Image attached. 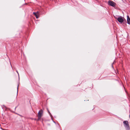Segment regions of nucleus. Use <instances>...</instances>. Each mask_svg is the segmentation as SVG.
<instances>
[{"instance_id": "obj_1", "label": "nucleus", "mask_w": 130, "mask_h": 130, "mask_svg": "<svg viewBox=\"0 0 130 130\" xmlns=\"http://www.w3.org/2000/svg\"><path fill=\"white\" fill-rule=\"evenodd\" d=\"M108 4L109 5L114 7L116 6V3L112 1H110L108 2Z\"/></svg>"}, {"instance_id": "obj_2", "label": "nucleus", "mask_w": 130, "mask_h": 130, "mask_svg": "<svg viewBox=\"0 0 130 130\" xmlns=\"http://www.w3.org/2000/svg\"><path fill=\"white\" fill-rule=\"evenodd\" d=\"M43 111L42 110H40L38 113V120H39L42 117L43 115Z\"/></svg>"}, {"instance_id": "obj_3", "label": "nucleus", "mask_w": 130, "mask_h": 130, "mask_svg": "<svg viewBox=\"0 0 130 130\" xmlns=\"http://www.w3.org/2000/svg\"><path fill=\"white\" fill-rule=\"evenodd\" d=\"M123 123L124 126L125 128H126L127 129H128L129 128V125L128 124V122L127 121H124Z\"/></svg>"}, {"instance_id": "obj_4", "label": "nucleus", "mask_w": 130, "mask_h": 130, "mask_svg": "<svg viewBox=\"0 0 130 130\" xmlns=\"http://www.w3.org/2000/svg\"><path fill=\"white\" fill-rule=\"evenodd\" d=\"M118 21L120 23H122L124 21L122 17H119L117 19Z\"/></svg>"}, {"instance_id": "obj_5", "label": "nucleus", "mask_w": 130, "mask_h": 130, "mask_svg": "<svg viewBox=\"0 0 130 130\" xmlns=\"http://www.w3.org/2000/svg\"><path fill=\"white\" fill-rule=\"evenodd\" d=\"M33 14L35 15L37 19H38V18L39 16V13L38 11H37L36 13L34 12Z\"/></svg>"}, {"instance_id": "obj_6", "label": "nucleus", "mask_w": 130, "mask_h": 130, "mask_svg": "<svg viewBox=\"0 0 130 130\" xmlns=\"http://www.w3.org/2000/svg\"><path fill=\"white\" fill-rule=\"evenodd\" d=\"M127 23L130 25V18L129 16H127Z\"/></svg>"}, {"instance_id": "obj_7", "label": "nucleus", "mask_w": 130, "mask_h": 130, "mask_svg": "<svg viewBox=\"0 0 130 130\" xmlns=\"http://www.w3.org/2000/svg\"><path fill=\"white\" fill-rule=\"evenodd\" d=\"M16 72H17V73H18V76H19V75L18 72L17 70L16 71Z\"/></svg>"}, {"instance_id": "obj_8", "label": "nucleus", "mask_w": 130, "mask_h": 130, "mask_svg": "<svg viewBox=\"0 0 130 130\" xmlns=\"http://www.w3.org/2000/svg\"><path fill=\"white\" fill-rule=\"evenodd\" d=\"M18 86H19V85H18V87H17V93H18Z\"/></svg>"}, {"instance_id": "obj_9", "label": "nucleus", "mask_w": 130, "mask_h": 130, "mask_svg": "<svg viewBox=\"0 0 130 130\" xmlns=\"http://www.w3.org/2000/svg\"><path fill=\"white\" fill-rule=\"evenodd\" d=\"M47 110H48V112L49 113H50V112H49V111H48V109H47Z\"/></svg>"}]
</instances>
